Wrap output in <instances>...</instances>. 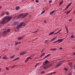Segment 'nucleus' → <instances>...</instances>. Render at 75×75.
Returning a JSON list of instances; mask_svg holds the SVG:
<instances>
[{
    "label": "nucleus",
    "mask_w": 75,
    "mask_h": 75,
    "mask_svg": "<svg viewBox=\"0 0 75 75\" xmlns=\"http://www.w3.org/2000/svg\"><path fill=\"white\" fill-rule=\"evenodd\" d=\"M12 18V16H6L3 18L2 21L0 22V23L1 24H5L7 22L9 21Z\"/></svg>",
    "instance_id": "obj_1"
},
{
    "label": "nucleus",
    "mask_w": 75,
    "mask_h": 75,
    "mask_svg": "<svg viewBox=\"0 0 75 75\" xmlns=\"http://www.w3.org/2000/svg\"><path fill=\"white\" fill-rule=\"evenodd\" d=\"M24 25H25V24L24 23V22H21L20 24L19 25L17 26V29H18V28H19L20 27H21L22 26H24Z\"/></svg>",
    "instance_id": "obj_2"
},
{
    "label": "nucleus",
    "mask_w": 75,
    "mask_h": 75,
    "mask_svg": "<svg viewBox=\"0 0 75 75\" xmlns=\"http://www.w3.org/2000/svg\"><path fill=\"white\" fill-rule=\"evenodd\" d=\"M50 63V62L48 60H46L43 63V67H44V65H47Z\"/></svg>",
    "instance_id": "obj_3"
},
{
    "label": "nucleus",
    "mask_w": 75,
    "mask_h": 75,
    "mask_svg": "<svg viewBox=\"0 0 75 75\" xmlns=\"http://www.w3.org/2000/svg\"><path fill=\"white\" fill-rule=\"evenodd\" d=\"M18 22L17 21H15L12 24L13 25H17L18 24Z\"/></svg>",
    "instance_id": "obj_4"
},
{
    "label": "nucleus",
    "mask_w": 75,
    "mask_h": 75,
    "mask_svg": "<svg viewBox=\"0 0 75 75\" xmlns=\"http://www.w3.org/2000/svg\"><path fill=\"white\" fill-rule=\"evenodd\" d=\"M7 31H4L3 32V35H4L6 36L7 35Z\"/></svg>",
    "instance_id": "obj_5"
},
{
    "label": "nucleus",
    "mask_w": 75,
    "mask_h": 75,
    "mask_svg": "<svg viewBox=\"0 0 75 75\" xmlns=\"http://www.w3.org/2000/svg\"><path fill=\"white\" fill-rule=\"evenodd\" d=\"M28 14V13H25L24 15L22 16V18H24V17H25Z\"/></svg>",
    "instance_id": "obj_6"
},
{
    "label": "nucleus",
    "mask_w": 75,
    "mask_h": 75,
    "mask_svg": "<svg viewBox=\"0 0 75 75\" xmlns=\"http://www.w3.org/2000/svg\"><path fill=\"white\" fill-rule=\"evenodd\" d=\"M24 14H20V15H19L18 16H17V18H20V17H21V16H23V15H24Z\"/></svg>",
    "instance_id": "obj_7"
},
{
    "label": "nucleus",
    "mask_w": 75,
    "mask_h": 75,
    "mask_svg": "<svg viewBox=\"0 0 75 75\" xmlns=\"http://www.w3.org/2000/svg\"><path fill=\"white\" fill-rule=\"evenodd\" d=\"M64 39H59L58 40V41H59V43H60V42H62V41H63Z\"/></svg>",
    "instance_id": "obj_8"
},
{
    "label": "nucleus",
    "mask_w": 75,
    "mask_h": 75,
    "mask_svg": "<svg viewBox=\"0 0 75 75\" xmlns=\"http://www.w3.org/2000/svg\"><path fill=\"white\" fill-rule=\"evenodd\" d=\"M27 53L26 52H21L20 54V55H24V54H25Z\"/></svg>",
    "instance_id": "obj_9"
},
{
    "label": "nucleus",
    "mask_w": 75,
    "mask_h": 75,
    "mask_svg": "<svg viewBox=\"0 0 75 75\" xmlns=\"http://www.w3.org/2000/svg\"><path fill=\"white\" fill-rule=\"evenodd\" d=\"M65 28L66 30V31H67V34H68V33H69V31H68V29L67 26H65Z\"/></svg>",
    "instance_id": "obj_10"
},
{
    "label": "nucleus",
    "mask_w": 75,
    "mask_h": 75,
    "mask_svg": "<svg viewBox=\"0 0 75 75\" xmlns=\"http://www.w3.org/2000/svg\"><path fill=\"white\" fill-rule=\"evenodd\" d=\"M55 10H54L51 12L50 13V15H51V14H53L55 12Z\"/></svg>",
    "instance_id": "obj_11"
},
{
    "label": "nucleus",
    "mask_w": 75,
    "mask_h": 75,
    "mask_svg": "<svg viewBox=\"0 0 75 75\" xmlns=\"http://www.w3.org/2000/svg\"><path fill=\"white\" fill-rule=\"evenodd\" d=\"M23 39V37H22L20 36L18 38V40H21L22 39Z\"/></svg>",
    "instance_id": "obj_12"
},
{
    "label": "nucleus",
    "mask_w": 75,
    "mask_h": 75,
    "mask_svg": "<svg viewBox=\"0 0 75 75\" xmlns=\"http://www.w3.org/2000/svg\"><path fill=\"white\" fill-rule=\"evenodd\" d=\"M20 59V58L19 57H17L16 59H13V60H12V61H16L17 60H18V59Z\"/></svg>",
    "instance_id": "obj_13"
},
{
    "label": "nucleus",
    "mask_w": 75,
    "mask_h": 75,
    "mask_svg": "<svg viewBox=\"0 0 75 75\" xmlns=\"http://www.w3.org/2000/svg\"><path fill=\"white\" fill-rule=\"evenodd\" d=\"M8 59V58H7V57H2V59Z\"/></svg>",
    "instance_id": "obj_14"
},
{
    "label": "nucleus",
    "mask_w": 75,
    "mask_h": 75,
    "mask_svg": "<svg viewBox=\"0 0 75 75\" xmlns=\"http://www.w3.org/2000/svg\"><path fill=\"white\" fill-rule=\"evenodd\" d=\"M50 67V65L48 66H46L45 67H44V69H47V68H48V67Z\"/></svg>",
    "instance_id": "obj_15"
},
{
    "label": "nucleus",
    "mask_w": 75,
    "mask_h": 75,
    "mask_svg": "<svg viewBox=\"0 0 75 75\" xmlns=\"http://www.w3.org/2000/svg\"><path fill=\"white\" fill-rule=\"evenodd\" d=\"M56 38H57V37H55L54 38H53L52 39H51L50 40V41L51 42V41H54V40H55Z\"/></svg>",
    "instance_id": "obj_16"
},
{
    "label": "nucleus",
    "mask_w": 75,
    "mask_h": 75,
    "mask_svg": "<svg viewBox=\"0 0 75 75\" xmlns=\"http://www.w3.org/2000/svg\"><path fill=\"white\" fill-rule=\"evenodd\" d=\"M69 65L70 66V67H71L72 65V63L71 62H69V63H68Z\"/></svg>",
    "instance_id": "obj_17"
},
{
    "label": "nucleus",
    "mask_w": 75,
    "mask_h": 75,
    "mask_svg": "<svg viewBox=\"0 0 75 75\" xmlns=\"http://www.w3.org/2000/svg\"><path fill=\"white\" fill-rule=\"evenodd\" d=\"M54 31L52 32H51L50 33V34H49V35H51L53 34H54Z\"/></svg>",
    "instance_id": "obj_18"
},
{
    "label": "nucleus",
    "mask_w": 75,
    "mask_h": 75,
    "mask_svg": "<svg viewBox=\"0 0 75 75\" xmlns=\"http://www.w3.org/2000/svg\"><path fill=\"white\" fill-rule=\"evenodd\" d=\"M61 30H62V29H60L58 32H57V33H54V34H58V33H59V32H60V31H61Z\"/></svg>",
    "instance_id": "obj_19"
},
{
    "label": "nucleus",
    "mask_w": 75,
    "mask_h": 75,
    "mask_svg": "<svg viewBox=\"0 0 75 75\" xmlns=\"http://www.w3.org/2000/svg\"><path fill=\"white\" fill-rule=\"evenodd\" d=\"M20 9V7L17 6L16 7V10H18Z\"/></svg>",
    "instance_id": "obj_20"
},
{
    "label": "nucleus",
    "mask_w": 75,
    "mask_h": 75,
    "mask_svg": "<svg viewBox=\"0 0 75 75\" xmlns=\"http://www.w3.org/2000/svg\"><path fill=\"white\" fill-rule=\"evenodd\" d=\"M51 55V54H47L46 57H44V58H47V57H49V56H50V55Z\"/></svg>",
    "instance_id": "obj_21"
},
{
    "label": "nucleus",
    "mask_w": 75,
    "mask_h": 75,
    "mask_svg": "<svg viewBox=\"0 0 75 75\" xmlns=\"http://www.w3.org/2000/svg\"><path fill=\"white\" fill-rule=\"evenodd\" d=\"M56 72H54L52 73H51L48 74V75H51V74H55L56 73Z\"/></svg>",
    "instance_id": "obj_22"
},
{
    "label": "nucleus",
    "mask_w": 75,
    "mask_h": 75,
    "mask_svg": "<svg viewBox=\"0 0 75 75\" xmlns=\"http://www.w3.org/2000/svg\"><path fill=\"white\" fill-rule=\"evenodd\" d=\"M64 69L66 72L68 71V69L66 67H64Z\"/></svg>",
    "instance_id": "obj_23"
},
{
    "label": "nucleus",
    "mask_w": 75,
    "mask_h": 75,
    "mask_svg": "<svg viewBox=\"0 0 75 75\" xmlns=\"http://www.w3.org/2000/svg\"><path fill=\"white\" fill-rule=\"evenodd\" d=\"M5 13L6 15H9V14H10V13H9L8 12H5Z\"/></svg>",
    "instance_id": "obj_24"
},
{
    "label": "nucleus",
    "mask_w": 75,
    "mask_h": 75,
    "mask_svg": "<svg viewBox=\"0 0 75 75\" xmlns=\"http://www.w3.org/2000/svg\"><path fill=\"white\" fill-rule=\"evenodd\" d=\"M71 11V10H69L68 11H67V13H66L67 14H69V13H70V12Z\"/></svg>",
    "instance_id": "obj_25"
},
{
    "label": "nucleus",
    "mask_w": 75,
    "mask_h": 75,
    "mask_svg": "<svg viewBox=\"0 0 75 75\" xmlns=\"http://www.w3.org/2000/svg\"><path fill=\"white\" fill-rule=\"evenodd\" d=\"M69 8V6H66V8L65 9H64V10H67L68 8Z\"/></svg>",
    "instance_id": "obj_26"
},
{
    "label": "nucleus",
    "mask_w": 75,
    "mask_h": 75,
    "mask_svg": "<svg viewBox=\"0 0 75 75\" xmlns=\"http://www.w3.org/2000/svg\"><path fill=\"white\" fill-rule=\"evenodd\" d=\"M45 10H44L43 11H42V12L41 13V14H44V13H45Z\"/></svg>",
    "instance_id": "obj_27"
},
{
    "label": "nucleus",
    "mask_w": 75,
    "mask_h": 75,
    "mask_svg": "<svg viewBox=\"0 0 75 75\" xmlns=\"http://www.w3.org/2000/svg\"><path fill=\"white\" fill-rule=\"evenodd\" d=\"M57 50V49L55 48H54L53 49H51V50H53V51H55V50Z\"/></svg>",
    "instance_id": "obj_28"
},
{
    "label": "nucleus",
    "mask_w": 75,
    "mask_h": 75,
    "mask_svg": "<svg viewBox=\"0 0 75 75\" xmlns=\"http://www.w3.org/2000/svg\"><path fill=\"white\" fill-rule=\"evenodd\" d=\"M4 12H3L2 13V14L1 15V16L2 17V16H4Z\"/></svg>",
    "instance_id": "obj_29"
},
{
    "label": "nucleus",
    "mask_w": 75,
    "mask_h": 75,
    "mask_svg": "<svg viewBox=\"0 0 75 75\" xmlns=\"http://www.w3.org/2000/svg\"><path fill=\"white\" fill-rule=\"evenodd\" d=\"M45 54V53H44L42 54L41 55V57H42V56H43V55H44Z\"/></svg>",
    "instance_id": "obj_30"
},
{
    "label": "nucleus",
    "mask_w": 75,
    "mask_h": 75,
    "mask_svg": "<svg viewBox=\"0 0 75 75\" xmlns=\"http://www.w3.org/2000/svg\"><path fill=\"white\" fill-rule=\"evenodd\" d=\"M44 73H45V71H41L40 73V74H44Z\"/></svg>",
    "instance_id": "obj_31"
},
{
    "label": "nucleus",
    "mask_w": 75,
    "mask_h": 75,
    "mask_svg": "<svg viewBox=\"0 0 75 75\" xmlns=\"http://www.w3.org/2000/svg\"><path fill=\"white\" fill-rule=\"evenodd\" d=\"M71 4H72V3H70L68 5V6L69 7L70 6H71Z\"/></svg>",
    "instance_id": "obj_32"
},
{
    "label": "nucleus",
    "mask_w": 75,
    "mask_h": 75,
    "mask_svg": "<svg viewBox=\"0 0 75 75\" xmlns=\"http://www.w3.org/2000/svg\"><path fill=\"white\" fill-rule=\"evenodd\" d=\"M71 38H74V36L73 35H71Z\"/></svg>",
    "instance_id": "obj_33"
},
{
    "label": "nucleus",
    "mask_w": 75,
    "mask_h": 75,
    "mask_svg": "<svg viewBox=\"0 0 75 75\" xmlns=\"http://www.w3.org/2000/svg\"><path fill=\"white\" fill-rule=\"evenodd\" d=\"M64 3V2H63V1H62V2H60L59 3V5H61L62 3Z\"/></svg>",
    "instance_id": "obj_34"
},
{
    "label": "nucleus",
    "mask_w": 75,
    "mask_h": 75,
    "mask_svg": "<svg viewBox=\"0 0 75 75\" xmlns=\"http://www.w3.org/2000/svg\"><path fill=\"white\" fill-rule=\"evenodd\" d=\"M68 75H72V73L71 72H70L69 73Z\"/></svg>",
    "instance_id": "obj_35"
},
{
    "label": "nucleus",
    "mask_w": 75,
    "mask_h": 75,
    "mask_svg": "<svg viewBox=\"0 0 75 75\" xmlns=\"http://www.w3.org/2000/svg\"><path fill=\"white\" fill-rule=\"evenodd\" d=\"M39 63H37V64H36V65H35V67H36L37 66V65H39Z\"/></svg>",
    "instance_id": "obj_36"
},
{
    "label": "nucleus",
    "mask_w": 75,
    "mask_h": 75,
    "mask_svg": "<svg viewBox=\"0 0 75 75\" xmlns=\"http://www.w3.org/2000/svg\"><path fill=\"white\" fill-rule=\"evenodd\" d=\"M10 30L9 29H8L6 31H7V33L8 32H10Z\"/></svg>",
    "instance_id": "obj_37"
},
{
    "label": "nucleus",
    "mask_w": 75,
    "mask_h": 75,
    "mask_svg": "<svg viewBox=\"0 0 75 75\" xmlns=\"http://www.w3.org/2000/svg\"><path fill=\"white\" fill-rule=\"evenodd\" d=\"M58 65V66H60L61 65H62V63H59Z\"/></svg>",
    "instance_id": "obj_38"
},
{
    "label": "nucleus",
    "mask_w": 75,
    "mask_h": 75,
    "mask_svg": "<svg viewBox=\"0 0 75 75\" xmlns=\"http://www.w3.org/2000/svg\"><path fill=\"white\" fill-rule=\"evenodd\" d=\"M38 31V29L37 30H36V31H35L33 32L34 33H36V32H37Z\"/></svg>",
    "instance_id": "obj_39"
},
{
    "label": "nucleus",
    "mask_w": 75,
    "mask_h": 75,
    "mask_svg": "<svg viewBox=\"0 0 75 75\" xmlns=\"http://www.w3.org/2000/svg\"><path fill=\"white\" fill-rule=\"evenodd\" d=\"M35 2H36V3H38L39 2V0H36L35 1Z\"/></svg>",
    "instance_id": "obj_40"
},
{
    "label": "nucleus",
    "mask_w": 75,
    "mask_h": 75,
    "mask_svg": "<svg viewBox=\"0 0 75 75\" xmlns=\"http://www.w3.org/2000/svg\"><path fill=\"white\" fill-rule=\"evenodd\" d=\"M15 56L14 55H13L12 56H11V58H13V57H14Z\"/></svg>",
    "instance_id": "obj_41"
},
{
    "label": "nucleus",
    "mask_w": 75,
    "mask_h": 75,
    "mask_svg": "<svg viewBox=\"0 0 75 75\" xmlns=\"http://www.w3.org/2000/svg\"><path fill=\"white\" fill-rule=\"evenodd\" d=\"M59 42L58 40H57L56 41V42H54V43H56V42Z\"/></svg>",
    "instance_id": "obj_42"
},
{
    "label": "nucleus",
    "mask_w": 75,
    "mask_h": 75,
    "mask_svg": "<svg viewBox=\"0 0 75 75\" xmlns=\"http://www.w3.org/2000/svg\"><path fill=\"white\" fill-rule=\"evenodd\" d=\"M30 59V57H28L27 58V59L28 60V59Z\"/></svg>",
    "instance_id": "obj_43"
},
{
    "label": "nucleus",
    "mask_w": 75,
    "mask_h": 75,
    "mask_svg": "<svg viewBox=\"0 0 75 75\" xmlns=\"http://www.w3.org/2000/svg\"><path fill=\"white\" fill-rule=\"evenodd\" d=\"M6 69L7 70H9V69L8 67H6Z\"/></svg>",
    "instance_id": "obj_44"
},
{
    "label": "nucleus",
    "mask_w": 75,
    "mask_h": 75,
    "mask_svg": "<svg viewBox=\"0 0 75 75\" xmlns=\"http://www.w3.org/2000/svg\"><path fill=\"white\" fill-rule=\"evenodd\" d=\"M49 3H52V0H50L49 1Z\"/></svg>",
    "instance_id": "obj_45"
},
{
    "label": "nucleus",
    "mask_w": 75,
    "mask_h": 75,
    "mask_svg": "<svg viewBox=\"0 0 75 75\" xmlns=\"http://www.w3.org/2000/svg\"><path fill=\"white\" fill-rule=\"evenodd\" d=\"M18 42H16V43H15V45H17V44H18Z\"/></svg>",
    "instance_id": "obj_46"
},
{
    "label": "nucleus",
    "mask_w": 75,
    "mask_h": 75,
    "mask_svg": "<svg viewBox=\"0 0 75 75\" xmlns=\"http://www.w3.org/2000/svg\"><path fill=\"white\" fill-rule=\"evenodd\" d=\"M25 62H27V61H28V60L27 59H26L25 60Z\"/></svg>",
    "instance_id": "obj_47"
},
{
    "label": "nucleus",
    "mask_w": 75,
    "mask_h": 75,
    "mask_svg": "<svg viewBox=\"0 0 75 75\" xmlns=\"http://www.w3.org/2000/svg\"><path fill=\"white\" fill-rule=\"evenodd\" d=\"M59 49L60 50H62V47H60Z\"/></svg>",
    "instance_id": "obj_48"
},
{
    "label": "nucleus",
    "mask_w": 75,
    "mask_h": 75,
    "mask_svg": "<svg viewBox=\"0 0 75 75\" xmlns=\"http://www.w3.org/2000/svg\"><path fill=\"white\" fill-rule=\"evenodd\" d=\"M69 21H72V19H69Z\"/></svg>",
    "instance_id": "obj_49"
},
{
    "label": "nucleus",
    "mask_w": 75,
    "mask_h": 75,
    "mask_svg": "<svg viewBox=\"0 0 75 75\" xmlns=\"http://www.w3.org/2000/svg\"><path fill=\"white\" fill-rule=\"evenodd\" d=\"M31 9H33V8H34V6H32L31 8Z\"/></svg>",
    "instance_id": "obj_50"
},
{
    "label": "nucleus",
    "mask_w": 75,
    "mask_h": 75,
    "mask_svg": "<svg viewBox=\"0 0 75 75\" xmlns=\"http://www.w3.org/2000/svg\"><path fill=\"white\" fill-rule=\"evenodd\" d=\"M44 23H46V21H44Z\"/></svg>",
    "instance_id": "obj_51"
},
{
    "label": "nucleus",
    "mask_w": 75,
    "mask_h": 75,
    "mask_svg": "<svg viewBox=\"0 0 75 75\" xmlns=\"http://www.w3.org/2000/svg\"><path fill=\"white\" fill-rule=\"evenodd\" d=\"M2 8V7L1 6H0V9Z\"/></svg>",
    "instance_id": "obj_52"
},
{
    "label": "nucleus",
    "mask_w": 75,
    "mask_h": 75,
    "mask_svg": "<svg viewBox=\"0 0 75 75\" xmlns=\"http://www.w3.org/2000/svg\"><path fill=\"white\" fill-rule=\"evenodd\" d=\"M59 66H58V65H57L55 67H58Z\"/></svg>",
    "instance_id": "obj_53"
},
{
    "label": "nucleus",
    "mask_w": 75,
    "mask_h": 75,
    "mask_svg": "<svg viewBox=\"0 0 75 75\" xmlns=\"http://www.w3.org/2000/svg\"><path fill=\"white\" fill-rule=\"evenodd\" d=\"M1 33H0V37H1Z\"/></svg>",
    "instance_id": "obj_54"
},
{
    "label": "nucleus",
    "mask_w": 75,
    "mask_h": 75,
    "mask_svg": "<svg viewBox=\"0 0 75 75\" xmlns=\"http://www.w3.org/2000/svg\"><path fill=\"white\" fill-rule=\"evenodd\" d=\"M14 67H15L14 66H12V68H14Z\"/></svg>",
    "instance_id": "obj_55"
},
{
    "label": "nucleus",
    "mask_w": 75,
    "mask_h": 75,
    "mask_svg": "<svg viewBox=\"0 0 75 75\" xmlns=\"http://www.w3.org/2000/svg\"><path fill=\"white\" fill-rule=\"evenodd\" d=\"M73 54H74V55H75V52L74 53H73Z\"/></svg>",
    "instance_id": "obj_56"
},
{
    "label": "nucleus",
    "mask_w": 75,
    "mask_h": 75,
    "mask_svg": "<svg viewBox=\"0 0 75 75\" xmlns=\"http://www.w3.org/2000/svg\"><path fill=\"white\" fill-rule=\"evenodd\" d=\"M1 69H0V71H1Z\"/></svg>",
    "instance_id": "obj_57"
},
{
    "label": "nucleus",
    "mask_w": 75,
    "mask_h": 75,
    "mask_svg": "<svg viewBox=\"0 0 75 75\" xmlns=\"http://www.w3.org/2000/svg\"><path fill=\"white\" fill-rule=\"evenodd\" d=\"M1 56H0V58H1Z\"/></svg>",
    "instance_id": "obj_58"
},
{
    "label": "nucleus",
    "mask_w": 75,
    "mask_h": 75,
    "mask_svg": "<svg viewBox=\"0 0 75 75\" xmlns=\"http://www.w3.org/2000/svg\"><path fill=\"white\" fill-rule=\"evenodd\" d=\"M74 13H75V10L74 11Z\"/></svg>",
    "instance_id": "obj_59"
},
{
    "label": "nucleus",
    "mask_w": 75,
    "mask_h": 75,
    "mask_svg": "<svg viewBox=\"0 0 75 75\" xmlns=\"http://www.w3.org/2000/svg\"><path fill=\"white\" fill-rule=\"evenodd\" d=\"M19 44H20L21 43V42H19V43H18Z\"/></svg>",
    "instance_id": "obj_60"
},
{
    "label": "nucleus",
    "mask_w": 75,
    "mask_h": 75,
    "mask_svg": "<svg viewBox=\"0 0 75 75\" xmlns=\"http://www.w3.org/2000/svg\"><path fill=\"white\" fill-rule=\"evenodd\" d=\"M32 0V1H34V0Z\"/></svg>",
    "instance_id": "obj_61"
},
{
    "label": "nucleus",
    "mask_w": 75,
    "mask_h": 75,
    "mask_svg": "<svg viewBox=\"0 0 75 75\" xmlns=\"http://www.w3.org/2000/svg\"><path fill=\"white\" fill-rule=\"evenodd\" d=\"M42 51L41 52V53H42Z\"/></svg>",
    "instance_id": "obj_62"
},
{
    "label": "nucleus",
    "mask_w": 75,
    "mask_h": 75,
    "mask_svg": "<svg viewBox=\"0 0 75 75\" xmlns=\"http://www.w3.org/2000/svg\"><path fill=\"white\" fill-rule=\"evenodd\" d=\"M15 17H14V18H15Z\"/></svg>",
    "instance_id": "obj_63"
},
{
    "label": "nucleus",
    "mask_w": 75,
    "mask_h": 75,
    "mask_svg": "<svg viewBox=\"0 0 75 75\" xmlns=\"http://www.w3.org/2000/svg\"><path fill=\"white\" fill-rule=\"evenodd\" d=\"M51 75H52L51 74Z\"/></svg>",
    "instance_id": "obj_64"
}]
</instances>
